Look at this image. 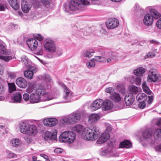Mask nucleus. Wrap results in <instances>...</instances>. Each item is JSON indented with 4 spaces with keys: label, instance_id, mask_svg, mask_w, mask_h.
<instances>
[{
    "label": "nucleus",
    "instance_id": "nucleus-12",
    "mask_svg": "<svg viewBox=\"0 0 161 161\" xmlns=\"http://www.w3.org/2000/svg\"><path fill=\"white\" fill-rule=\"evenodd\" d=\"M43 122L44 125L49 127L55 126L58 123V120L55 118H50L44 119Z\"/></svg>",
    "mask_w": 161,
    "mask_h": 161
},
{
    "label": "nucleus",
    "instance_id": "nucleus-30",
    "mask_svg": "<svg viewBox=\"0 0 161 161\" xmlns=\"http://www.w3.org/2000/svg\"><path fill=\"white\" fill-rule=\"evenodd\" d=\"M132 144L131 142L127 140H125L124 141L121 142L119 144L120 148H128L131 147Z\"/></svg>",
    "mask_w": 161,
    "mask_h": 161
},
{
    "label": "nucleus",
    "instance_id": "nucleus-64",
    "mask_svg": "<svg viewBox=\"0 0 161 161\" xmlns=\"http://www.w3.org/2000/svg\"><path fill=\"white\" fill-rule=\"evenodd\" d=\"M155 149L156 151L161 152V144L155 147Z\"/></svg>",
    "mask_w": 161,
    "mask_h": 161
},
{
    "label": "nucleus",
    "instance_id": "nucleus-4",
    "mask_svg": "<svg viewBox=\"0 0 161 161\" xmlns=\"http://www.w3.org/2000/svg\"><path fill=\"white\" fill-rule=\"evenodd\" d=\"M75 138V134L72 131H65L62 133L59 137L61 142L72 143Z\"/></svg>",
    "mask_w": 161,
    "mask_h": 161
},
{
    "label": "nucleus",
    "instance_id": "nucleus-6",
    "mask_svg": "<svg viewBox=\"0 0 161 161\" xmlns=\"http://www.w3.org/2000/svg\"><path fill=\"white\" fill-rule=\"evenodd\" d=\"M111 130V128L109 127H107L105 131L100 136L97 141V143L101 144L105 142L110 138L109 132Z\"/></svg>",
    "mask_w": 161,
    "mask_h": 161
},
{
    "label": "nucleus",
    "instance_id": "nucleus-22",
    "mask_svg": "<svg viewBox=\"0 0 161 161\" xmlns=\"http://www.w3.org/2000/svg\"><path fill=\"white\" fill-rule=\"evenodd\" d=\"M9 53L6 48L5 44L3 42H1L0 43V55H9Z\"/></svg>",
    "mask_w": 161,
    "mask_h": 161
},
{
    "label": "nucleus",
    "instance_id": "nucleus-29",
    "mask_svg": "<svg viewBox=\"0 0 161 161\" xmlns=\"http://www.w3.org/2000/svg\"><path fill=\"white\" fill-rule=\"evenodd\" d=\"M151 129L147 128L143 131L142 136L146 140L150 139L151 137Z\"/></svg>",
    "mask_w": 161,
    "mask_h": 161
},
{
    "label": "nucleus",
    "instance_id": "nucleus-55",
    "mask_svg": "<svg viewBox=\"0 0 161 161\" xmlns=\"http://www.w3.org/2000/svg\"><path fill=\"white\" fill-rule=\"evenodd\" d=\"M37 53L38 55L41 56L43 54V51L42 47H38Z\"/></svg>",
    "mask_w": 161,
    "mask_h": 161
},
{
    "label": "nucleus",
    "instance_id": "nucleus-61",
    "mask_svg": "<svg viewBox=\"0 0 161 161\" xmlns=\"http://www.w3.org/2000/svg\"><path fill=\"white\" fill-rule=\"evenodd\" d=\"M54 152L57 154L63 152V149L60 148H56L54 149Z\"/></svg>",
    "mask_w": 161,
    "mask_h": 161
},
{
    "label": "nucleus",
    "instance_id": "nucleus-38",
    "mask_svg": "<svg viewBox=\"0 0 161 161\" xmlns=\"http://www.w3.org/2000/svg\"><path fill=\"white\" fill-rule=\"evenodd\" d=\"M141 78L140 77L136 76L135 77H132L130 82L132 83H135L137 85H140L141 84Z\"/></svg>",
    "mask_w": 161,
    "mask_h": 161
},
{
    "label": "nucleus",
    "instance_id": "nucleus-2",
    "mask_svg": "<svg viewBox=\"0 0 161 161\" xmlns=\"http://www.w3.org/2000/svg\"><path fill=\"white\" fill-rule=\"evenodd\" d=\"M90 4V2L87 0H71L68 6L65 8V10L70 14H72L73 11L78 9L83 10L82 6Z\"/></svg>",
    "mask_w": 161,
    "mask_h": 161
},
{
    "label": "nucleus",
    "instance_id": "nucleus-53",
    "mask_svg": "<svg viewBox=\"0 0 161 161\" xmlns=\"http://www.w3.org/2000/svg\"><path fill=\"white\" fill-rule=\"evenodd\" d=\"M28 60L29 59L25 55H23L21 57V61L22 63L24 62L25 64H26V62L27 63Z\"/></svg>",
    "mask_w": 161,
    "mask_h": 161
},
{
    "label": "nucleus",
    "instance_id": "nucleus-63",
    "mask_svg": "<svg viewBox=\"0 0 161 161\" xmlns=\"http://www.w3.org/2000/svg\"><path fill=\"white\" fill-rule=\"evenodd\" d=\"M44 79L47 82H49L51 80V77L48 75H45Z\"/></svg>",
    "mask_w": 161,
    "mask_h": 161
},
{
    "label": "nucleus",
    "instance_id": "nucleus-8",
    "mask_svg": "<svg viewBox=\"0 0 161 161\" xmlns=\"http://www.w3.org/2000/svg\"><path fill=\"white\" fill-rule=\"evenodd\" d=\"M56 46L50 39L47 40L44 43V47L47 51L54 53L56 50Z\"/></svg>",
    "mask_w": 161,
    "mask_h": 161
},
{
    "label": "nucleus",
    "instance_id": "nucleus-25",
    "mask_svg": "<svg viewBox=\"0 0 161 161\" xmlns=\"http://www.w3.org/2000/svg\"><path fill=\"white\" fill-rule=\"evenodd\" d=\"M110 99L114 102L118 103L121 99V97L119 94L115 92H112L110 95Z\"/></svg>",
    "mask_w": 161,
    "mask_h": 161
},
{
    "label": "nucleus",
    "instance_id": "nucleus-52",
    "mask_svg": "<svg viewBox=\"0 0 161 161\" xmlns=\"http://www.w3.org/2000/svg\"><path fill=\"white\" fill-rule=\"evenodd\" d=\"M34 37L40 42L42 41L43 39V37L40 34H37L34 35Z\"/></svg>",
    "mask_w": 161,
    "mask_h": 161
},
{
    "label": "nucleus",
    "instance_id": "nucleus-48",
    "mask_svg": "<svg viewBox=\"0 0 161 161\" xmlns=\"http://www.w3.org/2000/svg\"><path fill=\"white\" fill-rule=\"evenodd\" d=\"M7 75L8 77L12 79H14L16 77L17 72L9 71L8 72Z\"/></svg>",
    "mask_w": 161,
    "mask_h": 161
},
{
    "label": "nucleus",
    "instance_id": "nucleus-36",
    "mask_svg": "<svg viewBox=\"0 0 161 161\" xmlns=\"http://www.w3.org/2000/svg\"><path fill=\"white\" fill-rule=\"evenodd\" d=\"M45 92H46V87L42 85L40 86L35 91V92H36L38 94H39L40 96L45 93Z\"/></svg>",
    "mask_w": 161,
    "mask_h": 161
},
{
    "label": "nucleus",
    "instance_id": "nucleus-7",
    "mask_svg": "<svg viewBox=\"0 0 161 161\" xmlns=\"http://www.w3.org/2000/svg\"><path fill=\"white\" fill-rule=\"evenodd\" d=\"M106 58L100 56H95V58L90 60V61L86 63V65L88 68L94 67L97 62H105Z\"/></svg>",
    "mask_w": 161,
    "mask_h": 161
},
{
    "label": "nucleus",
    "instance_id": "nucleus-3",
    "mask_svg": "<svg viewBox=\"0 0 161 161\" xmlns=\"http://www.w3.org/2000/svg\"><path fill=\"white\" fill-rule=\"evenodd\" d=\"M90 4V2L87 0H71L68 6L65 8V10L70 14H72L73 11L78 9L83 10L82 6Z\"/></svg>",
    "mask_w": 161,
    "mask_h": 161
},
{
    "label": "nucleus",
    "instance_id": "nucleus-28",
    "mask_svg": "<svg viewBox=\"0 0 161 161\" xmlns=\"http://www.w3.org/2000/svg\"><path fill=\"white\" fill-rule=\"evenodd\" d=\"M100 118L99 116L97 114H92L89 116V122L92 124L98 120Z\"/></svg>",
    "mask_w": 161,
    "mask_h": 161
},
{
    "label": "nucleus",
    "instance_id": "nucleus-42",
    "mask_svg": "<svg viewBox=\"0 0 161 161\" xmlns=\"http://www.w3.org/2000/svg\"><path fill=\"white\" fill-rule=\"evenodd\" d=\"M11 143L13 146L16 147L21 144V140L19 139L14 138L11 140Z\"/></svg>",
    "mask_w": 161,
    "mask_h": 161
},
{
    "label": "nucleus",
    "instance_id": "nucleus-51",
    "mask_svg": "<svg viewBox=\"0 0 161 161\" xmlns=\"http://www.w3.org/2000/svg\"><path fill=\"white\" fill-rule=\"evenodd\" d=\"M117 89L119 91L123 92L125 91L124 86L121 84H119L117 86Z\"/></svg>",
    "mask_w": 161,
    "mask_h": 161
},
{
    "label": "nucleus",
    "instance_id": "nucleus-54",
    "mask_svg": "<svg viewBox=\"0 0 161 161\" xmlns=\"http://www.w3.org/2000/svg\"><path fill=\"white\" fill-rule=\"evenodd\" d=\"M138 106L139 108L141 109L144 108L146 106V103L145 102L142 101L140 102L138 104Z\"/></svg>",
    "mask_w": 161,
    "mask_h": 161
},
{
    "label": "nucleus",
    "instance_id": "nucleus-45",
    "mask_svg": "<svg viewBox=\"0 0 161 161\" xmlns=\"http://www.w3.org/2000/svg\"><path fill=\"white\" fill-rule=\"evenodd\" d=\"M154 136L158 140H161V129H156L154 131Z\"/></svg>",
    "mask_w": 161,
    "mask_h": 161
},
{
    "label": "nucleus",
    "instance_id": "nucleus-19",
    "mask_svg": "<svg viewBox=\"0 0 161 161\" xmlns=\"http://www.w3.org/2000/svg\"><path fill=\"white\" fill-rule=\"evenodd\" d=\"M113 106V103L111 101L107 99L103 101L102 108L105 110H109L112 109Z\"/></svg>",
    "mask_w": 161,
    "mask_h": 161
},
{
    "label": "nucleus",
    "instance_id": "nucleus-50",
    "mask_svg": "<svg viewBox=\"0 0 161 161\" xmlns=\"http://www.w3.org/2000/svg\"><path fill=\"white\" fill-rule=\"evenodd\" d=\"M54 53H55L58 56L61 55L62 54L61 49L58 47H56V50Z\"/></svg>",
    "mask_w": 161,
    "mask_h": 161
},
{
    "label": "nucleus",
    "instance_id": "nucleus-11",
    "mask_svg": "<svg viewBox=\"0 0 161 161\" xmlns=\"http://www.w3.org/2000/svg\"><path fill=\"white\" fill-rule=\"evenodd\" d=\"M115 153V149L113 147V145L110 143V145H108L107 147L105 149L102 151L101 154L104 156L110 154L111 156H114Z\"/></svg>",
    "mask_w": 161,
    "mask_h": 161
},
{
    "label": "nucleus",
    "instance_id": "nucleus-44",
    "mask_svg": "<svg viewBox=\"0 0 161 161\" xmlns=\"http://www.w3.org/2000/svg\"><path fill=\"white\" fill-rule=\"evenodd\" d=\"M24 75L25 77L29 79H31L33 78V74L32 72L29 69L25 71Z\"/></svg>",
    "mask_w": 161,
    "mask_h": 161
},
{
    "label": "nucleus",
    "instance_id": "nucleus-33",
    "mask_svg": "<svg viewBox=\"0 0 161 161\" xmlns=\"http://www.w3.org/2000/svg\"><path fill=\"white\" fill-rule=\"evenodd\" d=\"M145 71V69L142 67H140L134 70V73L137 76H142Z\"/></svg>",
    "mask_w": 161,
    "mask_h": 161
},
{
    "label": "nucleus",
    "instance_id": "nucleus-62",
    "mask_svg": "<svg viewBox=\"0 0 161 161\" xmlns=\"http://www.w3.org/2000/svg\"><path fill=\"white\" fill-rule=\"evenodd\" d=\"M6 8L5 5L0 3V11H4Z\"/></svg>",
    "mask_w": 161,
    "mask_h": 161
},
{
    "label": "nucleus",
    "instance_id": "nucleus-27",
    "mask_svg": "<svg viewBox=\"0 0 161 161\" xmlns=\"http://www.w3.org/2000/svg\"><path fill=\"white\" fill-rule=\"evenodd\" d=\"M71 123L68 117H64L59 120V124L61 126H66L67 125Z\"/></svg>",
    "mask_w": 161,
    "mask_h": 161
},
{
    "label": "nucleus",
    "instance_id": "nucleus-16",
    "mask_svg": "<svg viewBox=\"0 0 161 161\" xmlns=\"http://www.w3.org/2000/svg\"><path fill=\"white\" fill-rule=\"evenodd\" d=\"M44 138L46 140L52 141H55L57 139L56 132H46L45 133Z\"/></svg>",
    "mask_w": 161,
    "mask_h": 161
},
{
    "label": "nucleus",
    "instance_id": "nucleus-41",
    "mask_svg": "<svg viewBox=\"0 0 161 161\" xmlns=\"http://www.w3.org/2000/svg\"><path fill=\"white\" fill-rule=\"evenodd\" d=\"M130 94H136L138 92V88L135 85L130 86L129 88Z\"/></svg>",
    "mask_w": 161,
    "mask_h": 161
},
{
    "label": "nucleus",
    "instance_id": "nucleus-13",
    "mask_svg": "<svg viewBox=\"0 0 161 161\" xmlns=\"http://www.w3.org/2000/svg\"><path fill=\"white\" fill-rule=\"evenodd\" d=\"M103 100L100 99L95 100L93 103L91 104L92 109L94 110H96L103 106Z\"/></svg>",
    "mask_w": 161,
    "mask_h": 161
},
{
    "label": "nucleus",
    "instance_id": "nucleus-59",
    "mask_svg": "<svg viewBox=\"0 0 161 161\" xmlns=\"http://www.w3.org/2000/svg\"><path fill=\"white\" fill-rule=\"evenodd\" d=\"M156 25L158 28L161 29V18L157 20L156 23Z\"/></svg>",
    "mask_w": 161,
    "mask_h": 161
},
{
    "label": "nucleus",
    "instance_id": "nucleus-15",
    "mask_svg": "<svg viewBox=\"0 0 161 161\" xmlns=\"http://www.w3.org/2000/svg\"><path fill=\"white\" fill-rule=\"evenodd\" d=\"M27 44L32 51L36 50L38 46L37 41L34 39H29L27 41Z\"/></svg>",
    "mask_w": 161,
    "mask_h": 161
},
{
    "label": "nucleus",
    "instance_id": "nucleus-10",
    "mask_svg": "<svg viewBox=\"0 0 161 161\" xmlns=\"http://www.w3.org/2000/svg\"><path fill=\"white\" fill-rule=\"evenodd\" d=\"M119 25L118 20L116 18H112L108 19L106 22V25L108 28L112 29L118 27Z\"/></svg>",
    "mask_w": 161,
    "mask_h": 161
},
{
    "label": "nucleus",
    "instance_id": "nucleus-9",
    "mask_svg": "<svg viewBox=\"0 0 161 161\" xmlns=\"http://www.w3.org/2000/svg\"><path fill=\"white\" fill-rule=\"evenodd\" d=\"M82 113L78 111L73 113L69 116L71 124L78 122L80 118Z\"/></svg>",
    "mask_w": 161,
    "mask_h": 161
},
{
    "label": "nucleus",
    "instance_id": "nucleus-49",
    "mask_svg": "<svg viewBox=\"0 0 161 161\" xmlns=\"http://www.w3.org/2000/svg\"><path fill=\"white\" fill-rule=\"evenodd\" d=\"M50 0H41L42 3L46 7H48L50 5Z\"/></svg>",
    "mask_w": 161,
    "mask_h": 161
},
{
    "label": "nucleus",
    "instance_id": "nucleus-31",
    "mask_svg": "<svg viewBox=\"0 0 161 161\" xmlns=\"http://www.w3.org/2000/svg\"><path fill=\"white\" fill-rule=\"evenodd\" d=\"M136 99L137 101L145 102L147 99V97L145 93H140L137 94Z\"/></svg>",
    "mask_w": 161,
    "mask_h": 161
},
{
    "label": "nucleus",
    "instance_id": "nucleus-26",
    "mask_svg": "<svg viewBox=\"0 0 161 161\" xmlns=\"http://www.w3.org/2000/svg\"><path fill=\"white\" fill-rule=\"evenodd\" d=\"M12 99L15 103H19L22 100V96L19 92L14 93L12 97Z\"/></svg>",
    "mask_w": 161,
    "mask_h": 161
},
{
    "label": "nucleus",
    "instance_id": "nucleus-43",
    "mask_svg": "<svg viewBox=\"0 0 161 161\" xmlns=\"http://www.w3.org/2000/svg\"><path fill=\"white\" fill-rule=\"evenodd\" d=\"M142 88L143 91L148 95L151 94V91L148 87L146 85V83L145 81L142 84Z\"/></svg>",
    "mask_w": 161,
    "mask_h": 161
},
{
    "label": "nucleus",
    "instance_id": "nucleus-17",
    "mask_svg": "<svg viewBox=\"0 0 161 161\" xmlns=\"http://www.w3.org/2000/svg\"><path fill=\"white\" fill-rule=\"evenodd\" d=\"M40 95L35 92L31 94L30 96V101L32 103H37L40 102Z\"/></svg>",
    "mask_w": 161,
    "mask_h": 161
},
{
    "label": "nucleus",
    "instance_id": "nucleus-35",
    "mask_svg": "<svg viewBox=\"0 0 161 161\" xmlns=\"http://www.w3.org/2000/svg\"><path fill=\"white\" fill-rule=\"evenodd\" d=\"M9 3L12 7L14 9L18 10L19 8V4L17 0H10Z\"/></svg>",
    "mask_w": 161,
    "mask_h": 161
},
{
    "label": "nucleus",
    "instance_id": "nucleus-34",
    "mask_svg": "<svg viewBox=\"0 0 161 161\" xmlns=\"http://www.w3.org/2000/svg\"><path fill=\"white\" fill-rule=\"evenodd\" d=\"M36 84L34 83H31L29 84V86L26 89V91L28 93H30L36 90Z\"/></svg>",
    "mask_w": 161,
    "mask_h": 161
},
{
    "label": "nucleus",
    "instance_id": "nucleus-24",
    "mask_svg": "<svg viewBox=\"0 0 161 161\" xmlns=\"http://www.w3.org/2000/svg\"><path fill=\"white\" fill-rule=\"evenodd\" d=\"M42 100L43 101H47L55 98L54 96L49 93H45L41 96Z\"/></svg>",
    "mask_w": 161,
    "mask_h": 161
},
{
    "label": "nucleus",
    "instance_id": "nucleus-32",
    "mask_svg": "<svg viewBox=\"0 0 161 161\" xmlns=\"http://www.w3.org/2000/svg\"><path fill=\"white\" fill-rule=\"evenodd\" d=\"M151 15L150 14H146L143 20V23L145 25L147 26L151 25Z\"/></svg>",
    "mask_w": 161,
    "mask_h": 161
},
{
    "label": "nucleus",
    "instance_id": "nucleus-21",
    "mask_svg": "<svg viewBox=\"0 0 161 161\" xmlns=\"http://www.w3.org/2000/svg\"><path fill=\"white\" fill-rule=\"evenodd\" d=\"M29 124L25 122H23L20 124L19 131L22 133L26 134Z\"/></svg>",
    "mask_w": 161,
    "mask_h": 161
},
{
    "label": "nucleus",
    "instance_id": "nucleus-56",
    "mask_svg": "<svg viewBox=\"0 0 161 161\" xmlns=\"http://www.w3.org/2000/svg\"><path fill=\"white\" fill-rule=\"evenodd\" d=\"M28 69L30 71L32 72L33 74H34V73H36L37 70V68L31 66H30L28 68Z\"/></svg>",
    "mask_w": 161,
    "mask_h": 161
},
{
    "label": "nucleus",
    "instance_id": "nucleus-23",
    "mask_svg": "<svg viewBox=\"0 0 161 161\" xmlns=\"http://www.w3.org/2000/svg\"><path fill=\"white\" fill-rule=\"evenodd\" d=\"M134 97L132 94L126 95L125 98V101L127 105H130L134 102Z\"/></svg>",
    "mask_w": 161,
    "mask_h": 161
},
{
    "label": "nucleus",
    "instance_id": "nucleus-46",
    "mask_svg": "<svg viewBox=\"0 0 161 161\" xmlns=\"http://www.w3.org/2000/svg\"><path fill=\"white\" fill-rule=\"evenodd\" d=\"M10 54V53H9ZM10 54L9 55H2V56L0 55V58L2 60H4L6 62H8L9 60H11L12 59L11 56H10Z\"/></svg>",
    "mask_w": 161,
    "mask_h": 161
},
{
    "label": "nucleus",
    "instance_id": "nucleus-37",
    "mask_svg": "<svg viewBox=\"0 0 161 161\" xmlns=\"http://www.w3.org/2000/svg\"><path fill=\"white\" fill-rule=\"evenodd\" d=\"M31 8V5L27 4H24V3L21 4V8L22 11L25 13H27Z\"/></svg>",
    "mask_w": 161,
    "mask_h": 161
},
{
    "label": "nucleus",
    "instance_id": "nucleus-47",
    "mask_svg": "<svg viewBox=\"0 0 161 161\" xmlns=\"http://www.w3.org/2000/svg\"><path fill=\"white\" fill-rule=\"evenodd\" d=\"M9 92H12L15 90V86L14 83H8Z\"/></svg>",
    "mask_w": 161,
    "mask_h": 161
},
{
    "label": "nucleus",
    "instance_id": "nucleus-58",
    "mask_svg": "<svg viewBox=\"0 0 161 161\" xmlns=\"http://www.w3.org/2000/svg\"><path fill=\"white\" fill-rule=\"evenodd\" d=\"M114 90V89L111 87H109L105 90V92L107 93H109L111 94L112 92H113V91Z\"/></svg>",
    "mask_w": 161,
    "mask_h": 161
},
{
    "label": "nucleus",
    "instance_id": "nucleus-18",
    "mask_svg": "<svg viewBox=\"0 0 161 161\" xmlns=\"http://www.w3.org/2000/svg\"><path fill=\"white\" fill-rule=\"evenodd\" d=\"M17 85L22 88H25L27 86V82L26 80L23 78H18L16 80Z\"/></svg>",
    "mask_w": 161,
    "mask_h": 161
},
{
    "label": "nucleus",
    "instance_id": "nucleus-60",
    "mask_svg": "<svg viewBox=\"0 0 161 161\" xmlns=\"http://www.w3.org/2000/svg\"><path fill=\"white\" fill-rule=\"evenodd\" d=\"M24 139L26 142L28 143H30L32 141V139L31 138L27 136H25Z\"/></svg>",
    "mask_w": 161,
    "mask_h": 161
},
{
    "label": "nucleus",
    "instance_id": "nucleus-5",
    "mask_svg": "<svg viewBox=\"0 0 161 161\" xmlns=\"http://www.w3.org/2000/svg\"><path fill=\"white\" fill-rule=\"evenodd\" d=\"M59 84L62 87L64 90L63 98L65 100L64 103H67L71 102L72 94L69 89L62 83L59 82Z\"/></svg>",
    "mask_w": 161,
    "mask_h": 161
},
{
    "label": "nucleus",
    "instance_id": "nucleus-14",
    "mask_svg": "<svg viewBox=\"0 0 161 161\" xmlns=\"http://www.w3.org/2000/svg\"><path fill=\"white\" fill-rule=\"evenodd\" d=\"M37 127L35 125H29L26 135L30 136H35L37 133Z\"/></svg>",
    "mask_w": 161,
    "mask_h": 161
},
{
    "label": "nucleus",
    "instance_id": "nucleus-39",
    "mask_svg": "<svg viewBox=\"0 0 161 161\" xmlns=\"http://www.w3.org/2000/svg\"><path fill=\"white\" fill-rule=\"evenodd\" d=\"M161 16V14L157 11L152 9V18L155 19H158Z\"/></svg>",
    "mask_w": 161,
    "mask_h": 161
},
{
    "label": "nucleus",
    "instance_id": "nucleus-1",
    "mask_svg": "<svg viewBox=\"0 0 161 161\" xmlns=\"http://www.w3.org/2000/svg\"><path fill=\"white\" fill-rule=\"evenodd\" d=\"M73 130L82 135L86 140L93 141L98 137L99 129L95 126L84 128L82 125H78L74 127Z\"/></svg>",
    "mask_w": 161,
    "mask_h": 161
},
{
    "label": "nucleus",
    "instance_id": "nucleus-57",
    "mask_svg": "<svg viewBox=\"0 0 161 161\" xmlns=\"http://www.w3.org/2000/svg\"><path fill=\"white\" fill-rule=\"evenodd\" d=\"M23 98L24 100L26 102L28 101L30 99L29 95L27 93H24L23 96Z\"/></svg>",
    "mask_w": 161,
    "mask_h": 161
},
{
    "label": "nucleus",
    "instance_id": "nucleus-40",
    "mask_svg": "<svg viewBox=\"0 0 161 161\" xmlns=\"http://www.w3.org/2000/svg\"><path fill=\"white\" fill-rule=\"evenodd\" d=\"M95 53L94 50H90L89 51H86L83 52L82 56L84 57L90 58L93 56V54Z\"/></svg>",
    "mask_w": 161,
    "mask_h": 161
},
{
    "label": "nucleus",
    "instance_id": "nucleus-20",
    "mask_svg": "<svg viewBox=\"0 0 161 161\" xmlns=\"http://www.w3.org/2000/svg\"><path fill=\"white\" fill-rule=\"evenodd\" d=\"M161 80V78L159 74L157 72L156 70L154 71H152V82L159 81Z\"/></svg>",
    "mask_w": 161,
    "mask_h": 161
}]
</instances>
